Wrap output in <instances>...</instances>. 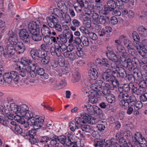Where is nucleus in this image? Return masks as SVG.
<instances>
[{"label": "nucleus", "instance_id": "4d7b16f0", "mask_svg": "<svg viewBox=\"0 0 147 147\" xmlns=\"http://www.w3.org/2000/svg\"><path fill=\"white\" fill-rule=\"evenodd\" d=\"M136 102H134V103L133 102H129V106H130L129 107V115L132 113V112L133 110V108H135Z\"/></svg>", "mask_w": 147, "mask_h": 147}, {"label": "nucleus", "instance_id": "6ab92c4d", "mask_svg": "<svg viewBox=\"0 0 147 147\" xmlns=\"http://www.w3.org/2000/svg\"><path fill=\"white\" fill-rule=\"evenodd\" d=\"M19 35L20 38L24 43H28L30 42V37L26 29H23L21 30Z\"/></svg>", "mask_w": 147, "mask_h": 147}, {"label": "nucleus", "instance_id": "13d9d810", "mask_svg": "<svg viewBox=\"0 0 147 147\" xmlns=\"http://www.w3.org/2000/svg\"><path fill=\"white\" fill-rule=\"evenodd\" d=\"M88 34L89 37L93 40H96L98 39L97 35L93 32H89Z\"/></svg>", "mask_w": 147, "mask_h": 147}, {"label": "nucleus", "instance_id": "5701e85b", "mask_svg": "<svg viewBox=\"0 0 147 147\" xmlns=\"http://www.w3.org/2000/svg\"><path fill=\"white\" fill-rule=\"evenodd\" d=\"M7 45L4 48L3 53L4 56L6 58L9 57L10 55L13 54L15 51V49L13 46L10 45L8 43Z\"/></svg>", "mask_w": 147, "mask_h": 147}, {"label": "nucleus", "instance_id": "c03bdc74", "mask_svg": "<svg viewBox=\"0 0 147 147\" xmlns=\"http://www.w3.org/2000/svg\"><path fill=\"white\" fill-rule=\"evenodd\" d=\"M55 84H56V86L59 89H61L65 87L67 85V83L64 80H61L60 82L56 84V81H54V82Z\"/></svg>", "mask_w": 147, "mask_h": 147}, {"label": "nucleus", "instance_id": "864d4df0", "mask_svg": "<svg viewBox=\"0 0 147 147\" xmlns=\"http://www.w3.org/2000/svg\"><path fill=\"white\" fill-rule=\"evenodd\" d=\"M80 116L83 120L84 121L85 123L88 119L89 115L85 113L82 112L80 113Z\"/></svg>", "mask_w": 147, "mask_h": 147}, {"label": "nucleus", "instance_id": "dca6fc26", "mask_svg": "<svg viewBox=\"0 0 147 147\" xmlns=\"http://www.w3.org/2000/svg\"><path fill=\"white\" fill-rule=\"evenodd\" d=\"M147 42V40H144L142 41L143 44L141 43L138 44V47H139L140 50L138 51V53L144 58H147V44L145 42Z\"/></svg>", "mask_w": 147, "mask_h": 147}, {"label": "nucleus", "instance_id": "f704fd0d", "mask_svg": "<svg viewBox=\"0 0 147 147\" xmlns=\"http://www.w3.org/2000/svg\"><path fill=\"white\" fill-rule=\"evenodd\" d=\"M94 106H92L90 104H86L84 105L83 108L86 109L88 114L91 115L94 114Z\"/></svg>", "mask_w": 147, "mask_h": 147}, {"label": "nucleus", "instance_id": "f8f14e48", "mask_svg": "<svg viewBox=\"0 0 147 147\" xmlns=\"http://www.w3.org/2000/svg\"><path fill=\"white\" fill-rule=\"evenodd\" d=\"M131 136L132 141L136 144H140L142 147H147V141L141 135L140 132H137L135 134V137L132 136L131 133L130 134L129 132V137Z\"/></svg>", "mask_w": 147, "mask_h": 147}, {"label": "nucleus", "instance_id": "3c124183", "mask_svg": "<svg viewBox=\"0 0 147 147\" xmlns=\"http://www.w3.org/2000/svg\"><path fill=\"white\" fill-rule=\"evenodd\" d=\"M132 37L134 40L137 42H139L140 41V37L136 32L134 31L132 34Z\"/></svg>", "mask_w": 147, "mask_h": 147}, {"label": "nucleus", "instance_id": "69168bd1", "mask_svg": "<svg viewBox=\"0 0 147 147\" xmlns=\"http://www.w3.org/2000/svg\"><path fill=\"white\" fill-rule=\"evenodd\" d=\"M5 106H6V105L4 106L5 108H4L3 106L0 105V112L3 114L6 113V112L8 111L7 108L5 107Z\"/></svg>", "mask_w": 147, "mask_h": 147}, {"label": "nucleus", "instance_id": "b1692460", "mask_svg": "<svg viewBox=\"0 0 147 147\" xmlns=\"http://www.w3.org/2000/svg\"><path fill=\"white\" fill-rule=\"evenodd\" d=\"M125 38L124 35H122L119 37L118 39L117 40L115 41L117 50L119 52H120L121 56V55L122 53H123L124 52V48L121 45V44L123 41V39H124Z\"/></svg>", "mask_w": 147, "mask_h": 147}, {"label": "nucleus", "instance_id": "c85d7f7f", "mask_svg": "<svg viewBox=\"0 0 147 147\" xmlns=\"http://www.w3.org/2000/svg\"><path fill=\"white\" fill-rule=\"evenodd\" d=\"M132 69L129 70V90L131 89L132 87L135 86L134 83H135V79L133 74H135L136 69L134 70V72L133 73V68Z\"/></svg>", "mask_w": 147, "mask_h": 147}, {"label": "nucleus", "instance_id": "338daca9", "mask_svg": "<svg viewBox=\"0 0 147 147\" xmlns=\"http://www.w3.org/2000/svg\"><path fill=\"white\" fill-rule=\"evenodd\" d=\"M72 23L74 26L76 27H78L80 25V22L76 19H74L72 20Z\"/></svg>", "mask_w": 147, "mask_h": 147}, {"label": "nucleus", "instance_id": "393cba45", "mask_svg": "<svg viewBox=\"0 0 147 147\" xmlns=\"http://www.w3.org/2000/svg\"><path fill=\"white\" fill-rule=\"evenodd\" d=\"M28 120L27 123L28 125H33V127L35 129H38L37 127H39L40 124H41V121H40V122H38L37 121H36L35 119L34 118L33 115L32 117H30L28 119Z\"/></svg>", "mask_w": 147, "mask_h": 147}, {"label": "nucleus", "instance_id": "cd10ccee", "mask_svg": "<svg viewBox=\"0 0 147 147\" xmlns=\"http://www.w3.org/2000/svg\"><path fill=\"white\" fill-rule=\"evenodd\" d=\"M96 64L98 65H104L107 67H110V62L106 59L103 58L102 59H97L95 60Z\"/></svg>", "mask_w": 147, "mask_h": 147}, {"label": "nucleus", "instance_id": "58836bf2", "mask_svg": "<svg viewBox=\"0 0 147 147\" xmlns=\"http://www.w3.org/2000/svg\"><path fill=\"white\" fill-rule=\"evenodd\" d=\"M67 6V10H68L69 15L71 17H74L76 16V14L74 10V5L71 3L69 2Z\"/></svg>", "mask_w": 147, "mask_h": 147}, {"label": "nucleus", "instance_id": "de8ad7c7", "mask_svg": "<svg viewBox=\"0 0 147 147\" xmlns=\"http://www.w3.org/2000/svg\"><path fill=\"white\" fill-rule=\"evenodd\" d=\"M80 78L79 74L78 73H76L73 75V78L71 79V81L73 83L78 82Z\"/></svg>", "mask_w": 147, "mask_h": 147}, {"label": "nucleus", "instance_id": "c756f323", "mask_svg": "<svg viewBox=\"0 0 147 147\" xmlns=\"http://www.w3.org/2000/svg\"><path fill=\"white\" fill-rule=\"evenodd\" d=\"M81 125V128L83 131L86 133H90L92 132V134L93 136V137H94V136L93 135L94 133L96 132L94 131L92 132V131H93V128L92 126L88 125L86 124H82Z\"/></svg>", "mask_w": 147, "mask_h": 147}, {"label": "nucleus", "instance_id": "bb28decb", "mask_svg": "<svg viewBox=\"0 0 147 147\" xmlns=\"http://www.w3.org/2000/svg\"><path fill=\"white\" fill-rule=\"evenodd\" d=\"M46 19L49 26L51 28H54L58 22L57 19L52 16L47 17Z\"/></svg>", "mask_w": 147, "mask_h": 147}, {"label": "nucleus", "instance_id": "603ef678", "mask_svg": "<svg viewBox=\"0 0 147 147\" xmlns=\"http://www.w3.org/2000/svg\"><path fill=\"white\" fill-rule=\"evenodd\" d=\"M139 87H141L145 88L146 87L147 88V79H146V80H143L140 81L138 84Z\"/></svg>", "mask_w": 147, "mask_h": 147}, {"label": "nucleus", "instance_id": "a18cd8bd", "mask_svg": "<svg viewBox=\"0 0 147 147\" xmlns=\"http://www.w3.org/2000/svg\"><path fill=\"white\" fill-rule=\"evenodd\" d=\"M57 5L58 7L60 9V10L57 8V9L61 13L63 12V10L65 7L66 8L67 11V5H65L63 1H59L57 4Z\"/></svg>", "mask_w": 147, "mask_h": 147}, {"label": "nucleus", "instance_id": "1a4fd4ad", "mask_svg": "<svg viewBox=\"0 0 147 147\" xmlns=\"http://www.w3.org/2000/svg\"><path fill=\"white\" fill-rule=\"evenodd\" d=\"M120 54V52H119L117 50L116 51V54L112 51L108 52L107 53V57L110 60L113 62L110 63V66L113 68L116 67L115 66V64L116 65V63H119L120 61H122L121 59L124 57L123 53H122L121 56Z\"/></svg>", "mask_w": 147, "mask_h": 147}, {"label": "nucleus", "instance_id": "72a5a7b5", "mask_svg": "<svg viewBox=\"0 0 147 147\" xmlns=\"http://www.w3.org/2000/svg\"><path fill=\"white\" fill-rule=\"evenodd\" d=\"M63 54L65 57L68 58L71 61H74L76 59V53L74 52H64Z\"/></svg>", "mask_w": 147, "mask_h": 147}, {"label": "nucleus", "instance_id": "5fc2aeb1", "mask_svg": "<svg viewBox=\"0 0 147 147\" xmlns=\"http://www.w3.org/2000/svg\"><path fill=\"white\" fill-rule=\"evenodd\" d=\"M95 113L100 115L102 113V111L101 109L96 106H94V114Z\"/></svg>", "mask_w": 147, "mask_h": 147}, {"label": "nucleus", "instance_id": "4c0bfd02", "mask_svg": "<svg viewBox=\"0 0 147 147\" xmlns=\"http://www.w3.org/2000/svg\"><path fill=\"white\" fill-rule=\"evenodd\" d=\"M32 34V38L35 41L40 40L42 39V37L40 34L39 30L34 32V33H30Z\"/></svg>", "mask_w": 147, "mask_h": 147}, {"label": "nucleus", "instance_id": "9d476101", "mask_svg": "<svg viewBox=\"0 0 147 147\" xmlns=\"http://www.w3.org/2000/svg\"><path fill=\"white\" fill-rule=\"evenodd\" d=\"M66 45L63 43L59 42L55 45L54 47L51 48L50 51L51 55L54 56H59L61 55L63 52L67 49Z\"/></svg>", "mask_w": 147, "mask_h": 147}, {"label": "nucleus", "instance_id": "7ed1b4c3", "mask_svg": "<svg viewBox=\"0 0 147 147\" xmlns=\"http://www.w3.org/2000/svg\"><path fill=\"white\" fill-rule=\"evenodd\" d=\"M115 68L114 69H112V70L108 69L103 74L102 79L111 82L114 79L118 77H121L124 78L126 77V73L123 68L116 65Z\"/></svg>", "mask_w": 147, "mask_h": 147}, {"label": "nucleus", "instance_id": "20e7f679", "mask_svg": "<svg viewBox=\"0 0 147 147\" xmlns=\"http://www.w3.org/2000/svg\"><path fill=\"white\" fill-rule=\"evenodd\" d=\"M68 138L66 140L65 136L63 135H62L58 137V140L59 141V143H60L63 144H65L68 146H71V147H83L84 144L81 143V141L80 142H77L76 144H74L75 142L74 140L75 137L72 134L71 132L68 133L67 134Z\"/></svg>", "mask_w": 147, "mask_h": 147}, {"label": "nucleus", "instance_id": "4468645a", "mask_svg": "<svg viewBox=\"0 0 147 147\" xmlns=\"http://www.w3.org/2000/svg\"><path fill=\"white\" fill-rule=\"evenodd\" d=\"M123 89L126 93L123 95V100L120 102V105L124 107L125 109L129 108V97L128 93L129 91V84H125L123 87Z\"/></svg>", "mask_w": 147, "mask_h": 147}, {"label": "nucleus", "instance_id": "f257e3e1", "mask_svg": "<svg viewBox=\"0 0 147 147\" xmlns=\"http://www.w3.org/2000/svg\"><path fill=\"white\" fill-rule=\"evenodd\" d=\"M86 93H88L89 101L93 104L97 102L98 99L102 94L106 98L107 102L110 103H114L115 101V96L110 93L109 90L102 88L100 90L98 88H93L91 87V85L87 86Z\"/></svg>", "mask_w": 147, "mask_h": 147}, {"label": "nucleus", "instance_id": "052dcab7", "mask_svg": "<svg viewBox=\"0 0 147 147\" xmlns=\"http://www.w3.org/2000/svg\"><path fill=\"white\" fill-rule=\"evenodd\" d=\"M29 141L32 144H34L38 142L39 140L34 136H30L29 138Z\"/></svg>", "mask_w": 147, "mask_h": 147}, {"label": "nucleus", "instance_id": "8fccbe9b", "mask_svg": "<svg viewBox=\"0 0 147 147\" xmlns=\"http://www.w3.org/2000/svg\"><path fill=\"white\" fill-rule=\"evenodd\" d=\"M82 42L83 45L85 46H88L89 44V42L88 38L85 36H82Z\"/></svg>", "mask_w": 147, "mask_h": 147}, {"label": "nucleus", "instance_id": "423d86ee", "mask_svg": "<svg viewBox=\"0 0 147 147\" xmlns=\"http://www.w3.org/2000/svg\"><path fill=\"white\" fill-rule=\"evenodd\" d=\"M65 7L63 10V12L61 13L57 8L53 9V13L56 16L60 18L61 23L63 24V26H66L67 28L68 26L71 23V19L69 14H67V11Z\"/></svg>", "mask_w": 147, "mask_h": 147}, {"label": "nucleus", "instance_id": "680f3d73", "mask_svg": "<svg viewBox=\"0 0 147 147\" xmlns=\"http://www.w3.org/2000/svg\"><path fill=\"white\" fill-rule=\"evenodd\" d=\"M82 49V47L81 46H80L79 49L78 48H77L78 51L76 52V53L77 55L79 57H81L83 55V52L81 50Z\"/></svg>", "mask_w": 147, "mask_h": 147}, {"label": "nucleus", "instance_id": "7c9ffc66", "mask_svg": "<svg viewBox=\"0 0 147 147\" xmlns=\"http://www.w3.org/2000/svg\"><path fill=\"white\" fill-rule=\"evenodd\" d=\"M89 76L91 79L95 80L98 77V73L97 70L93 68H91L88 71Z\"/></svg>", "mask_w": 147, "mask_h": 147}, {"label": "nucleus", "instance_id": "a19ab883", "mask_svg": "<svg viewBox=\"0 0 147 147\" xmlns=\"http://www.w3.org/2000/svg\"><path fill=\"white\" fill-rule=\"evenodd\" d=\"M58 137L55 136L53 139L51 141L50 143L51 145L54 147H62V145L60 143H59L58 140Z\"/></svg>", "mask_w": 147, "mask_h": 147}, {"label": "nucleus", "instance_id": "6e6552de", "mask_svg": "<svg viewBox=\"0 0 147 147\" xmlns=\"http://www.w3.org/2000/svg\"><path fill=\"white\" fill-rule=\"evenodd\" d=\"M86 11V14L91 17L92 21L94 24L97 25L99 24H103L106 23V20L104 16H99L98 13L94 12L93 11L91 10L88 9H87Z\"/></svg>", "mask_w": 147, "mask_h": 147}, {"label": "nucleus", "instance_id": "412c9836", "mask_svg": "<svg viewBox=\"0 0 147 147\" xmlns=\"http://www.w3.org/2000/svg\"><path fill=\"white\" fill-rule=\"evenodd\" d=\"M45 51H41L39 49H32L30 51L31 56L34 60H36L37 58H40L42 57V53Z\"/></svg>", "mask_w": 147, "mask_h": 147}, {"label": "nucleus", "instance_id": "79ce46f5", "mask_svg": "<svg viewBox=\"0 0 147 147\" xmlns=\"http://www.w3.org/2000/svg\"><path fill=\"white\" fill-rule=\"evenodd\" d=\"M34 119H35L36 121H37L39 123L40 122V121H41V124H40V126L39 127H37V129H38L41 127L42 126L44 121L45 116H44L36 115L34 117Z\"/></svg>", "mask_w": 147, "mask_h": 147}, {"label": "nucleus", "instance_id": "ea45409f", "mask_svg": "<svg viewBox=\"0 0 147 147\" xmlns=\"http://www.w3.org/2000/svg\"><path fill=\"white\" fill-rule=\"evenodd\" d=\"M138 33L143 37H147V29L144 27L141 26L139 27L137 30Z\"/></svg>", "mask_w": 147, "mask_h": 147}, {"label": "nucleus", "instance_id": "37998d69", "mask_svg": "<svg viewBox=\"0 0 147 147\" xmlns=\"http://www.w3.org/2000/svg\"><path fill=\"white\" fill-rule=\"evenodd\" d=\"M83 22L85 27L89 28L91 26V21L90 18L85 16L83 18Z\"/></svg>", "mask_w": 147, "mask_h": 147}, {"label": "nucleus", "instance_id": "2eb2a0df", "mask_svg": "<svg viewBox=\"0 0 147 147\" xmlns=\"http://www.w3.org/2000/svg\"><path fill=\"white\" fill-rule=\"evenodd\" d=\"M85 123L84 121L80 117H78L75 118L74 120L72 121L69 123V127L70 129L72 132L78 129L80 127V125Z\"/></svg>", "mask_w": 147, "mask_h": 147}, {"label": "nucleus", "instance_id": "bf43d9fd", "mask_svg": "<svg viewBox=\"0 0 147 147\" xmlns=\"http://www.w3.org/2000/svg\"><path fill=\"white\" fill-rule=\"evenodd\" d=\"M140 100L141 101L145 102L147 101V92L142 94L140 96Z\"/></svg>", "mask_w": 147, "mask_h": 147}, {"label": "nucleus", "instance_id": "49530a36", "mask_svg": "<svg viewBox=\"0 0 147 147\" xmlns=\"http://www.w3.org/2000/svg\"><path fill=\"white\" fill-rule=\"evenodd\" d=\"M84 6V4L82 1L80 2L79 3H78V5H74V8L78 12H80L82 11V8Z\"/></svg>", "mask_w": 147, "mask_h": 147}, {"label": "nucleus", "instance_id": "e433bc0d", "mask_svg": "<svg viewBox=\"0 0 147 147\" xmlns=\"http://www.w3.org/2000/svg\"><path fill=\"white\" fill-rule=\"evenodd\" d=\"M41 32L42 35L46 36L51 34V30L45 24H43L41 29Z\"/></svg>", "mask_w": 147, "mask_h": 147}, {"label": "nucleus", "instance_id": "a878e982", "mask_svg": "<svg viewBox=\"0 0 147 147\" xmlns=\"http://www.w3.org/2000/svg\"><path fill=\"white\" fill-rule=\"evenodd\" d=\"M132 94L136 93L138 95H142L146 91L145 88L141 87H139L138 89L136 86L132 87L131 89L129 90Z\"/></svg>", "mask_w": 147, "mask_h": 147}, {"label": "nucleus", "instance_id": "0eeeda50", "mask_svg": "<svg viewBox=\"0 0 147 147\" xmlns=\"http://www.w3.org/2000/svg\"><path fill=\"white\" fill-rule=\"evenodd\" d=\"M21 63L26 71L31 72L30 74L31 76L34 78L35 76L33 74H34V71L36 69L37 64L32 63V61L28 58L24 57L22 58Z\"/></svg>", "mask_w": 147, "mask_h": 147}, {"label": "nucleus", "instance_id": "f03ea898", "mask_svg": "<svg viewBox=\"0 0 147 147\" xmlns=\"http://www.w3.org/2000/svg\"><path fill=\"white\" fill-rule=\"evenodd\" d=\"M5 107L7 108L8 111H11L16 114L14 116V119L21 124H23L25 122L23 117L28 119L33 115V113L28 111V108L26 105L18 106L13 103L9 105H6Z\"/></svg>", "mask_w": 147, "mask_h": 147}, {"label": "nucleus", "instance_id": "4be33fe9", "mask_svg": "<svg viewBox=\"0 0 147 147\" xmlns=\"http://www.w3.org/2000/svg\"><path fill=\"white\" fill-rule=\"evenodd\" d=\"M59 39V36H45L43 38V40L46 44L48 45H51L53 42L55 45L56 44L57 41Z\"/></svg>", "mask_w": 147, "mask_h": 147}, {"label": "nucleus", "instance_id": "774afa93", "mask_svg": "<svg viewBox=\"0 0 147 147\" xmlns=\"http://www.w3.org/2000/svg\"><path fill=\"white\" fill-rule=\"evenodd\" d=\"M119 142L121 146H124V145H127V144L125 140L123 138H121L120 139Z\"/></svg>", "mask_w": 147, "mask_h": 147}, {"label": "nucleus", "instance_id": "c9c22d12", "mask_svg": "<svg viewBox=\"0 0 147 147\" xmlns=\"http://www.w3.org/2000/svg\"><path fill=\"white\" fill-rule=\"evenodd\" d=\"M41 61L44 64H46L48 63L50 61V57L47 55V53L46 51L42 53Z\"/></svg>", "mask_w": 147, "mask_h": 147}, {"label": "nucleus", "instance_id": "6e6d98bb", "mask_svg": "<svg viewBox=\"0 0 147 147\" xmlns=\"http://www.w3.org/2000/svg\"><path fill=\"white\" fill-rule=\"evenodd\" d=\"M60 39L61 41L63 44L66 43L67 41V34H65V35H61L60 36Z\"/></svg>", "mask_w": 147, "mask_h": 147}, {"label": "nucleus", "instance_id": "f3484780", "mask_svg": "<svg viewBox=\"0 0 147 147\" xmlns=\"http://www.w3.org/2000/svg\"><path fill=\"white\" fill-rule=\"evenodd\" d=\"M9 44L13 46L16 45L18 43V38L17 34L11 31H9L8 34Z\"/></svg>", "mask_w": 147, "mask_h": 147}, {"label": "nucleus", "instance_id": "473e14b6", "mask_svg": "<svg viewBox=\"0 0 147 147\" xmlns=\"http://www.w3.org/2000/svg\"><path fill=\"white\" fill-rule=\"evenodd\" d=\"M37 73L41 76V78L43 79L48 78V76L47 74L45 73L44 70L42 68H38L37 69Z\"/></svg>", "mask_w": 147, "mask_h": 147}, {"label": "nucleus", "instance_id": "9b49d317", "mask_svg": "<svg viewBox=\"0 0 147 147\" xmlns=\"http://www.w3.org/2000/svg\"><path fill=\"white\" fill-rule=\"evenodd\" d=\"M129 69H132L133 72H134V70L136 67L137 64L138 62V59L136 57V51L133 48L129 47Z\"/></svg>", "mask_w": 147, "mask_h": 147}, {"label": "nucleus", "instance_id": "39448f33", "mask_svg": "<svg viewBox=\"0 0 147 147\" xmlns=\"http://www.w3.org/2000/svg\"><path fill=\"white\" fill-rule=\"evenodd\" d=\"M119 83L117 80H114L111 82L105 84L102 80H98L94 83H90L89 84L91 85V87L94 88H98L100 90H102V88H105L108 90H113L115 87L118 86Z\"/></svg>", "mask_w": 147, "mask_h": 147}, {"label": "nucleus", "instance_id": "0e129e2a", "mask_svg": "<svg viewBox=\"0 0 147 147\" xmlns=\"http://www.w3.org/2000/svg\"><path fill=\"white\" fill-rule=\"evenodd\" d=\"M80 30L83 34H88L89 33V30L86 28L84 27L81 26L79 28Z\"/></svg>", "mask_w": 147, "mask_h": 147}, {"label": "nucleus", "instance_id": "2f4dec72", "mask_svg": "<svg viewBox=\"0 0 147 147\" xmlns=\"http://www.w3.org/2000/svg\"><path fill=\"white\" fill-rule=\"evenodd\" d=\"M15 49L19 53H22L25 50V47L22 42H18L15 45Z\"/></svg>", "mask_w": 147, "mask_h": 147}, {"label": "nucleus", "instance_id": "a211bd4d", "mask_svg": "<svg viewBox=\"0 0 147 147\" xmlns=\"http://www.w3.org/2000/svg\"><path fill=\"white\" fill-rule=\"evenodd\" d=\"M38 22L31 21L29 23L27 26L28 31L30 33H34V32L39 30Z\"/></svg>", "mask_w": 147, "mask_h": 147}, {"label": "nucleus", "instance_id": "09e8293b", "mask_svg": "<svg viewBox=\"0 0 147 147\" xmlns=\"http://www.w3.org/2000/svg\"><path fill=\"white\" fill-rule=\"evenodd\" d=\"M106 123V122L102 121L100 123L98 124L97 125L98 129L101 131L104 130L105 128V125Z\"/></svg>", "mask_w": 147, "mask_h": 147}, {"label": "nucleus", "instance_id": "e2e57ef3", "mask_svg": "<svg viewBox=\"0 0 147 147\" xmlns=\"http://www.w3.org/2000/svg\"><path fill=\"white\" fill-rule=\"evenodd\" d=\"M5 74L3 76H0V84H4L5 83H7V81L5 78Z\"/></svg>", "mask_w": 147, "mask_h": 147}, {"label": "nucleus", "instance_id": "aec40b11", "mask_svg": "<svg viewBox=\"0 0 147 147\" xmlns=\"http://www.w3.org/2000/svg\"><path fill=\"white\" fill-rule=\"evenodd\" d=\"M116 7L115 2L113 0H109L104 5V10L107 11H112Z\"/></svg>", "mask_w": 147, "mask_h": 147}, {"label": "nucleus", "instance_id": "ddd939ff", "mask_svg": "<svg viewBox=\"0 0 147 147\" xmlns=\"http://www.w3.org/2000/svg\"><path fill=\"white\" fill-rule=\"evenodd\" d=\"M5 78L7 81V83L11 84L13 81L16 84L19 82V75L18 73L16 71H11L5 73Z\"/></svg>", "mask_w": 147, "mask_h": 147}]
</instances>
